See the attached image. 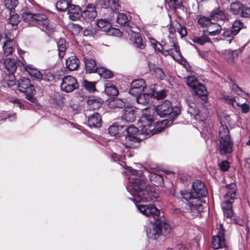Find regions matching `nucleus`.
<instances>
[{"mask_svg":"<svg viewBox=\"0 0 250 250\" xmlns=\"http://www.w3.org/2000/svg\"><path fill=\"white\" fill-rule=\"evenodd\" d=\"M128 173V183L126 189L134 198L131 199L135 204L138 210L144 215L149 217H158L160 211L153 205L143 203L154 201V190L146 182L145 175L147 174L151 182L156 186H159L163 183L162 176L147 170L144 172L137 170L131 167H126Z\"/></svg>","mask_w":250,"mask_h":250,"instance_id":"obj_1","label":"nucleus"},{"mask_svg":"<svg viewBox=\"0 0 250 250\" xmlns=\"http://www.w3.org/2000/svg\"><path fill=\"white\" fill-rule=\"evenodd\" d=\"M195 196L193 201L189 202L190 211H185L181 209L175 208L174 213L176 214H182L186 218L191 219L199 215L203 211L204 207L201 198L206 197L207 190L205 184L199 180H195L192 183V191Z\"/></svg>","mask_w":250,"mask_h":250,"instance_id":"obj_2","label":"nucleus"},{"mask_svg":"<svg viewBox=\"0 0 250 250\" xmlns=\"http://www.w3.org/2000/svg\"><path fill=\"white\" fill-rule=\"evenodd\" d=\"M236 190V186L234 183L227 185L224 188L225 193L223 195L222 208L224 216L228 219L231 218L233 216V212L231 205L237 198Z\"/></svg>","mask_w":250,"mask_h":250,"instance_id":"obj_3","label":"nucleus"},{"mask_svg":"<svg viewBox=\"0 0 250 250\" xmlns=\"http://www.w3.org/2000/svg\"><path fill=\"white\" fill-rule=\"evenodd\" d=\"M218 151L222 156L230 154L232 151L233 142L230 139L229 131L227 125H221L219 128Z\"/></svg>","mask_w":250,"mask_h":250,"instance_id":"obj_4","label":"nucleus"},{"mask_svg":"<svg viewBox=\"0 0 250 250\" xmlns=\"http://www.w3.org/2000/svg\"><path fill=\"white\" fill-rule=\"evenodd\" d=\"M171 231V228L165 221L160 219L154 223H150L146 228V233L148 238L157 239L161 235H167Z\"/></svg>","mask_w":250,"mask_h":250,"instance_id":"obj_5","label":"nucleus"},{"mask_svg":"<svg viewBox=\"0 0 250 250\" xmlns=\"http://www.w3.org/2000/svg\"><path fill=\"white\" fill-rule=\"evenodd\" d=\"M22 18L24 22L31 25H36L42 31L47 30V17L45 14H34L30 11L22 13Z\"/></svg>","mask_w":250,"mask_h":250,"instance_id":"obj_6","label":"nucleus"},{"mask_svg":"<svg viewBox=\"0 0 250 250\" xmlns=\"http://www.w3.org/2000/svg\"><path fill=\"white\" fill-rule=\"evenodd\" d=\"M123 137L125 138L123 145L126 148H135L139 146L141 139L137 138V134L139 131L138 128L133 125L127 126L124 125Z\"/></svg>","mask_w":250,"mask_h":250,"instance_id":"obj_7","label":"nucleus"},{"mask_svg":"<svg viewBox=\"0 0 250 250\" xmlns=\"http://www.w3.org/2000/svg\"><path fill=\"white\" fill-rule=\"evenodd\" d=\"M216 234L212 238L211 245L214 249L225 248L226 247L225 234L226 230L223 228L222 224H220L214 230Z\"/></svg>","mask_w":250,"mask_h":250,"instance_id":"obj_8","label":"nucleus"},{"mask_svg":"<svg viewBox=\"0 0 250 250\" xmlns=\"http://www.w3.org/2000/svg\"><path fill=\"white\" fill-rule=\"evenodd\" d=\"M229 10L235 15L250 19V6L248 4L236 0L230 3Z\"/></svg>","mask_w":250,"mask_h":250,"instance_id":"obj_9","label":"nucleus"},{"mask_svg":"<svg viewBox=\"0 0 250 250\" xmlns=\"http://www.w3.org/2000/svg\"><path fill=\"white\" fill-rule=\"evenodd\" d=\"M96 25L101 31L107 33L109 35H113L116 36L121 35V32L119 29L111 27V23L108 19H97Z\"/></svg>","mask_w":250,"mask_h":250,"instance_id":"obj_10","label":"nucleus"},{"mask_svg":"<svg viewBox=\"0 0 250 250\" xmlns=\"http://www.w3.org/2000/svg\"><path fill=\"white\" fill-rule=\"evenodd\" d=\"M79 83L76 79L72 76L64 77L60 84V88L62 91L69 93L78 88Z\"/></svg>","mask_w":250,"mask_h":250,"instance_id":"obj_11","label":"nucleus"},{"mask_svg":"<svg viewBox=\"0 0 250 250\" xmlns=\"http://www.w3.org/2000/svg\"><path fill=\"white\" fill-rule=\"evenodd\" d=\"M128 25H126L127 26ZM134 27H126V32L128 34L130 40L136 45L137 48L143 49L145 48V45L142 42V39L137 31L134 30Z\"/></svg>","mask_w":250,"mask_h":250,"instance_id":"obj_12","label":"nucleus"},{"mask_svg":"<svg viewBox=\"0 0 250 250\" xmlns=\"http://www.w3.org/2000/svg\"><path fill=\"white\" fill-rule=\"evenodd\" d=\"M146 87L145 82L143 79H136L131 82L129 92L133 96L138 95L144 92Z\"/></svg>","mask_w":250,"mask_h":250,"instance_id":"obj_13","label":"nucleus"},{"mask_svg":"<svg viewBox=\"0 0 250 250\" xmlns=\"http://www.w3.org/2000/svg\"><path fill=\"white\" fill-rule=\"evenodd\" d=\"M170 46L174 47V50L163 49L161 52L165 56H171L174 60H177L181 57L180 49L177 44L175 38L170 39Z\"/></svg>","mask_w":250,"mask_h":250,"instance_id":"obj_14","label":"nucleus"},{"mask_svg":"<svg viewBox=\"0 0 250 250\" xmlns=\"http://www.w3.org/2000/svg\"><path fill=\"white\" fill-rule=\"evenodd\" d=\"M97 16L96 7L93 4H89L82 11V17L87 22L93 21Z\"/></svg>","mask_w":250,"mask_h":250,"instance_id":"obj_15","label":"nucleus"},{"mask_svg":"<svg viewBox=\"0 0 250 250\" xmlns=\"http://www.w3.org/2000/svg\"><path fill=\"white\" fill-rule=\"evenodd\" d=\"M155 111L161 117H164L169 115L172 111V107L171 103L168 101H165L162 104H158Z\"/></svg>","mask_w":250,"mask_h":250,"instance_id":"obj_16","label":"nucleus"},{"mask_svg":"<svg viewBox=\"0 0 250 250\" xmlns=\"http://www.w3.org/2000/svg\"><path fill=\"white\" fill-rule=\"evenodd\" d=\"M34 86L31 84L29 79L25 77H21L18 81L17 88L19 91L23 93H27L29 91H32Z\"/></svg>","mask_w":250,"mask_h":250,"instance_id":"obj_17","label":"nucleus"},{"mask_svg":"<svg viewBox=\"0 0 250 250\" xmlns=\"http://www.w3.org/2000/svg\"><path fill=\"white\" fill-rule=\"evenodd\" d=\"M121 118L123 122L126 123L133 122L135 119L133 108L130 106L125 107L121 111Z\"/></svg>","mask_w":250,"mask_h":250,"instance_id":"obj_18","label":"nucleus"},{"mask_svg":"<svg viewBox=\"0 0 250 250\" xmlns=\"http://www.w3.org/2000/svg\"><path fill=\"white\" fill-rule=\"evenodd\" d=\"M7 40L4 42L2 46L3 54L6 56L12 54L16 47V43L13 40L10 39L7 34H5Z\"/></svg>","mask_w":250,"mask_h":250,"instance_id":"obj_19","label":"nucleus"},{"mask_svg":"<svg viewBox=\"0 0 250 250\" xmlns=\"http://www.w3.org/2000/svg\"><path fill=\"white\" fill-rule=\"evenodd\" d=\"M138 104L146 105L149 104L151 96L149 87H146L145 91L138 95H134Z\"/></svg>","mask_w":250,"mask_h":250,"instance_id":"obj_20","label":"nucleus"},{"mask_svg":"<svg viewBox=\"0 0 250 250\" xmlns=\"http://www.w3.org/2000/svg\"><path fill=\"white\" fill-rule=\"evenodd\" d=\"M155 109L152 107H146L142 110V115L141 118L142 122H154V115L155 113Z\"/></svg>","mask_w":250,"mask_h":250,"instance_id":"obj_21","label":"nucleus"},{"mask_svg":"<svg viewBox=\"0 0 250 250\" xmlns=\"http://www.w3.org/2000/svg\"><path fill=\"white\" fill-rule=\"evenodd\" d=\"M227 102L231 104L233 107L237 108L238 107H241V110L243 113H247L249 112L250 109L249 105L246 103H240L236 101V99L233 97H228L226 99Z\"/></svg>","mask_w":250,"mask_h":250,"instance_id":"obj_22","label":"nucleus"},{"mask_svg":"<svg viewBox=\"0 0 250 250\" xmlns=\"http://www.w3.org/2000/svg\"><path fill=\"white\" fill-rule=\"evenodd\" d=\"M69 19L75 21L82 17V11L79 6L75 5H70L69 9L67 10Z\"/></svg>","mask_w":250,"mask_h":250,"instance_id":"obj_23","label":"nucleus"},{"mask_svg":"<svg viewBox=\"0 0 250 250\" xmlns=\"http://www.w3.org/2000/svg\"><path fill=\"white\" fill-rule=\"evenodd\" d=\"M2 54H0V62L3 61L5 68L10 73H14L17 68L16 61L12 58H7L4 60L2 57Z\"/></svg>","mask_w":250,"mask_h":250,"instance_id":"obj_24","label":"nucleus"},{"mask_svg":"<svg viewBox=\"0 0 250 250\" xmlns=\"http://www.w3.org/2000/svg\"><path fill=\"white\" fill-rule=\"evenodd\" d=\"M124 125H120L117 123H113L108 128L109 133L113 136L119 137L123 136Z\"/></svg>","mask_w":250,"mask_h":250,"instance_id":"obj_25","label":"nucleus"},{"mask_svg":"<svg viewBox=\"0 0 250 250\" xmlns=\"http://www.w3.org/2000/svg\"><path fill=\"white\" fill-rule=\"evenodd\" d=\"M88 125L91 127L98 128L102 125V118L98 113H94L90 115L88 118Z\"/></svg>","mask_w":250,"mask_h":250,"instance_id":"obj_26","label":"nucleus"},{"mask_svg":"<svg viewBox=\"0 0 250 250\" xmlns=\"http://www.w3.org/2000/svg\"><path fill=\"white\" fill-rule=\"evenodd\" d=\"M153 122H146V123L142 122V125L139 126L140 130L142 131V133L148 136H150L155 134L154 131V125H153Z\"/></svg>","mask_w":250,"mask_h":250,"instance_id":"obj_27","label":"nucleus"},{"mask_svg":"<svg viewBox=\"0 0 250 250\" xmlns=\"http://www.w3.org/2000/svg\"><path fill=\"white\" fill-rule=\"evenodd\" d=\"M84 62L85 63V70L87 73H92L96 72L98 70L95 61L90 57H84Z\"/></svg>","mask_w":250,"mask_h":250,"instance_id":"obj_28","label":"nucleus"},{"mask_svg":"<svg viewBox=\"0 0 250 250\" xmlns=\"http://www.w3.org/2000/svg\"><path fill=\"white\" fill-rule=\"evenodd\" d=\"M222 29V25L220 23L212 21L207 29V32L208 35L214 36L218 35Z\"/></svg>","mask_w":250,"mask_h":250,"instance_id":"obj_29","label":"nucleus"},{"mask_svg":"<svg viewBox=\"0 0 250 250\" xmlns=\"http://www.w3.org/2000/svg\"><path fill=\"white\" fill-rule=\"evenodd\" d=\"M210 17L212 20H216L221 22L227 20L224 12L219 8L213 9L210 13Z\"/></svg>","mask_w":250,"mask_h":250,"instance_id":"obj_30","label":"nucleus"},{"mask_svg":"<svg viewBox=\"0 0 250 250\" xmlns=\"http://www.w3.org/2000/svg\"><path fill=\"white\" fill-rule=\"evenodd\" d=\"M195 105L194 104H192V105H190L188 110V112L190 113L193 116L195 120L199 122H204L206 120V116L201 115L200 112L198 109L195 108Z\"/></svg>","mask_w":250,"mask_h":250,"instance_id":"obj_31","label":"nucleus"},{"mask_svg":"<svg viewBox=\"0 0 250 250\" xmlns=\"http://www.w3.org/2000/svg\"><path fill=\"white\" fill-rule=\"evenodd\" d=\"M58 55L60 58H62L65 54V52L67 48V44L65 40L60 38L57 42Z\"/></svg>","mask_w":250,"mask_h":250,"instance_id":"obj_32","label":"nucleus"},{"mask_svg":"<svg viewBox=\"0 0 250 250\" xmlns=\"http://www.w3.org/2000/svg\"><path fill=\"white\" fill-rule=\"evenodd\" d=\"M180 195L182 198L188 202V206L189 207V202L193 201V199L195 198V196H194V193L192 191H188L187 190H181L180 192ZM179 209L178 208H177ZM182 210H184L185 211H190L189 208H180Z\"/></svg>","mask_w":250,"mask_h":250,"instance_id":"obj_33","label":"nucleus"},{"mask_svg":"<svg viewBox=\"0 0 250 250\" xmlns=\"http://www.w3.org/2000/svg\"><path fill=\"white\" fill-rule=\"evenodd\" d=\"M103 101L99 97H90L87 100V104L93 110L99 109L102 105Z\"/></svg>","mask_w":250,"mask_h":250,"instance_id":"obj_34","label":"nucleus"},{"mask_svg":"<svg viewBox=\"0 0 250 250\" xmlns=\"http://www.w3.org/2000/svg\"><path fill=\"white\" fill-rule=\"evenodd\" d=\"M194 93L198 96L202 97L204 101L207 100V91L205 86L199 83L195 87L192 89Z\"/></svg>","mask_w":250,"mask_h":250,"instance_id":"obj_35","label":"nucleus"},{"mask_svg":"<svg viewBox=\"0 0 250 250\" xmlns=\"http://www.w3.org/2000/svg\"><path fill=\"white\" fill-rule=\"evenodd\" d=\"M67 67L71 71L77 69L80 65V61L75 57L72 56L66 61Z\"/></svg>","mask_w":250,"mask_h":250,"instance_id":"obj_36","label":"nucleus"},{"mask_svg":"<svg viewBox=\"0 0 250 250\" xmlns=\"http://www.w3.org/2000/svg\"><path fill=\"white\" fill-rule=\"evenodd\" d=\"M108 105L111 108H122L125 106V103L121 99H112L108 101Z\"/></svg>","mask_w":250,"mask_h":250,"instance_id":"obj_37","label":"nucleus"},{"mask_svg":"<svg viewBox=\"0 0 250 250\" xmlns=\"http://www.w3.org/2000/svg\"><path fill=\"white\" fill-rule=\"evenodd\" d=\"M23 65L25 67L28 73L32 77L37 80L42 79V75L39 70L33 68L32 66L30 64L25 65V64L23 63Z\"/></svg>","mask_w":250,"mask_h":250,"instance_id":"obj_38","label":"nucleus"},{"mask_svg":"<svg viewBox=\"0 0 250 250\" xmlns=\"http://www.w3.org/2000/svg\"><path fill=\"white\" fill-rule=\"evenodd\" d=\"M72 0H59L56 3V9L60 11L68 10Z\"/></svg>","mask_w":250,"mask_h":250,"instance_id":"obj_39","label":"nucleus"},{"mask_svg":"<svg viewBox=\"0 0 250 250\" xmlns=\"http://www.w3.org/2000/svg\"><path fill=\"white\" fill-rule=\"evenodd\" d=\"M191 40L194 43L201 45H203L206 43L210 42V39L207 35L203 34L200 36H193L191 38Z\"/></svg>","mask_w":250,"mask_h":250,"instance_id":"obj_40","label":"nucleus"},{"mask_svg":"<svg viewBox=\"0 0 250 250\" xmlns=\"http://www.w3.org/2000/svg\"><path fill=\"white\" fill-rule=\"evenodd\" d=\"M104 91L107 95L110 96H116L118 93V90L116 87L110 82L105 83Z\"/></svg>","mask_w":250,"mask_h":250,"instance_id":"obj_41","label":"nucleus"},{"mask_svg":"<svg viewBox=\"0 0 250 250\" xmlns=\"http://www.w3.org/2000/svg\"><path fill=\"white\" fill-rule=\"evenodd\" d=\"M149 90L151 98L153 97L156 99H163L166 96L165 91L164 90L156 91L154 85H151L149 87Z\"/></svg>","mask_w":250,"mask_h":250,"instance_id":"obj_42","label":"nucleus"},{"mask_svg":"<svg viewBox=\"0 0 250 250\" xmlns=\"http://www.w3.org/2000/svg\"><path fill=\"white\" fill-rule=\"evenodd\" d=\"M9 13L10 15L8 19V22L13 27L14 29H15L17 25L20 21L21 18L19 15L17 14H12L11 12H10Z\"/></svg>","mask_w":250,"mask_h":250,"instance_id":"obj_43","label":"nucleus"},{"mask_svg":"<svg viewBox=\"0 0 250 250\" xmlns=\"http://www.w3.org/2000/svg\"><path fill=\"white\" fill-rule=\"evenodd\" d=\"M104 7L105 8L110 7L113 10H118L119 5L118 0H105L104 3Z\"/></svg>","mask_w":250,"mask_h":250,"instance_id":"obj_44","label":"nucleus"},{"mask_svg":"<svg viewBox=\"0 0 250 250\" xmlns=\"http://www.w3.org/2000/svg\"><path fill=\"white\" fill-rule=\"evenodd\" d=\"M243 27L244 23L240 20H236L234 21L230 29L233 32V35H237Z\"/></svg>","mask_w":250,"mask_h":250,"instance_id":"obj_45","label":"nucleus"},{"mask_svg":"<svg viewBox=\"0 0 250 250\" xmlns=\"http://www.w3.org/2000/svg\"><path fill=\"white\" fill-rule=\"evenodd\" d=\"M18 0H5L4 5L7 12L10 13L18 5Z\"/></svg>","mask_w":250,"mask_h":250,"instance_id":"obj_46","label":"nucleus"},{"mask_svg":"<svg viewBox=\"0 0 250 250\" xmlns=\"http://www.w3.org/2000/svg\"><path fill=\"white\" fill-rule=\"evenodd\" d=\"M211 20V18L201 16L198 19V23L201 27H206L207 29L212 22Z\"/></svg>","mask_w":250,"mask_h":250,"instance_id":"obj_47","label":"nucleus"},{"mask_svg":"<svg viewBox=\"0 0 250 250\" xmlns=\"http://www.w3.org/2000/svg\"><path fill=\"white\" fill-rule=\"evenodd\" d=\"M82 85L89 92H94L96 90L95 83L84 80L82 83Z\"/></svg>","mask_w":250,"mask_h":250,"instance_id":"obj_48","label":"nucleus"},{"mask_svg":"<svg viewBox=\"0 0 250 250\" xmlns=\"http://www.w3.org/2000/svg\"><path fill=\"white\" fill-rule=\"evenodd\" d=\"M168 121L166 120H164L162 121L157 122L155 124H154V127L155 128L154 129V131L155 132V134L161 132L163 130L167 125Z\"/></svg>","mask_w":250,"mask_h":250,"instance_id":"obj_49","label":"nucleus"},{"mask_svg":"<svg viewBox=\"0 0 250 250\" xmlns=\"http://www.w3.org/2000/svg\"><path fill=\"white\" fill-rule=\"evenodd\" d=\"M233 222L234 224L240 226L241 227H243L245 229V230L248 233L250 231V227L248 224L246 225V227L244 225L245 223L241 218L238 216H234L233 218Z\"/></svg>","mask_w":250,"mask_h":250,"instance_id":"obj_50","label":"nucleus"},{"mask_svg":"<svg viewBox=\"0 0 250 250\" xmlns=\"http://www.w3.org/2000/svg\"><path fill=\"white\" fill-rule=\"evenodd\" d=\"M186 83L187 85L191 87L192 89L199 83L197 78L194 76H189L187 77Z\"/></svg>","mask_w":250,"mask_h":250,"instance_id":"obj_51","label":"nucleus"},{"mask_svg":"<svg viewBox=\"0 0 250 250\" xmlns=\"http://www.w3.org/2000/svg\"><path fill=\"white\" fill-rule=\"evenodd\" d=\"M52 100L57 105L61 106L63 103L64 99L62 95L58 92H55L52 96Z\"/></svg>","mask_w":250,"mask_h":250,"instance_id":"obj_52","label":"nucleus"},{"mask_svg":"<svg viewBox=\"0 0 250 250\" xmlns=\"http://www.w3.org/2000/svg\"><path fill=\"white\" fill-rule=\"evenodd\" d=\"M98 73L100 76L104 79L110 78L113 76V73L104 68L99 69Z\"/></svg>","mask_w":250,"mask_h":250,"instance_id":"obj_53","label":"nucleus"},{"mask_svg":"<svg viewBox=\"0 0 250 250\" xmlns=\"http://www.w3.org/2000/svg\"><path fill=\"white\" fill-rule=\"evenodd\" d=\"M182 3V0H165L166 6L168 5L169 8L174 9L180 6Z\"/></svg>","mask_w":250,"mask_h":250,"instance_id":"obj_54","label":"nucleus"},{"mask_svg":"<svg viewBox=\"0 0 250 250\" xmlns=\"http://www.w3.org/2000/svg\"><path fill=\"white\" fill-rule=\"evenodd\" d=\"M236 35H233V32L230 29L225 30L223 34V37L227 41H229V43L231 42L234 36Z\"/></svg>","mask_w":250,"mask_h":250,"instance_id":"obj_55","label":"nucleus"},{"mask_svg":"<svg viewBox=\"0 0 250 250\" xmlns=\"http://www.w3.org/2000/svg\"><path fill=\"white\" fill-rule=\"evenodd\" d=\"M128 21V18L126 14L118 13L117 15V22L120 25L125 24Z\"/></svg>","mask_w":250,"mask_h":250,"instance_id":"obj_56","label":"nucleus"},{"mask_svg":"<svg viewBox=\"0 0 250 250\" xmlns=\"http://www.w3.org/2000/svg\"><path fill=\"white\" fill-rule=\"evenodd\" d=\"M5 81L7 82V85L9 87H11L16 84L15 77L13 75V73H10L8 78H6Z\"/></svg>","mask_w":250,"mask_h":250,"instance_id":"obj_57","label":"nucleus"},{"mask_svg":"<svg viewBox=\"0 0 250 250\" xmlns=\"http://www.w3.org/2000/svg\"><path fill=\"white\" fill-rule=\"evenodd\" d=\"M35 93V89L34 88L32 91H29L28 92L26 93V98L30 102L35 103L36 102V99L34 97Z\"/></svg>","mask_w":250,"mask_h":250,"instance_id":"obj_58","label":"nucleus"},{"mask_svg":"<svg viewBox=\"0 0 250 250\" xmlns=\"http://www.w3.org/2000/svg\"><path fill=\"white\" fill-rule=\"evenodd\" d=\"M154 42H152V43L153 44V47L155 50V51H157L158 52H161L164 49L163 45L161 44L159 42L156 41L155 40H153Z\"/></svg>","mask_w":250,"mask_h":250,"instance_id":"obj_59","label":"nucleus"},{"mask_svg":"<svg viewBox=\"0 0 250 250\" xmlns=\"http://www.w3.org/2000/svg\"><path fill=\"white\" fill-rule=\"evenodd\" d=\"M219 166L221 170L226 171L229 167V164L227 161H223L219 164Z\"/></svg>","mask_w":250,"mask_h":250,"instance_id":"obj_60","label":"nucleus"},{"mask_svg":"<svg viewBox=\"0 0 250 250\" xmlns=\"http://www.w3.org/2000/svg\"><path fill=\"white\" fill-rule=\"evenodd\" d=\"M177 29L182 37L185 36L187 34L186 28L182 26L181 24H179L178 25Z\"/></svg>","mask_w":250,"mask_h":250,"instance_id":"obj_61","label":"nucleus"},{"mask_svg":"<svg viewBox=\"0 0 250 250\" xmlns=\"http://www.w3.org/2000/svg\"><path fill=\"white\" fill-rule=\"evenodd\" d=\"M60 78L54 73L48 72V82H57Z\"/></svg>","mask_w":250,"mask_h":250,"instance_id":"obj_62","label":"nucleus"},{"mask_svg":"<svg viewBox=\"0 0 250 250\" xmlns=\"http://www.w3.org/2000/svg\"><path fill=\"white\" fill-rule=\"evenodd\" d=\"M56 25L53 23L48 22V35L56 32Z\"/></svg>","mask_w":250,"mask_h":250,"instance_id":"obj_63","label":"nucleus"},{"mask_svg":"<svg viewBox=\"0 0 250 250\" xmlns=\"http://www.w3.org/2000/svg\"><path fill=\"white\" fill-rule=\"evenodd\" d=\"M180 112V108L176 106L173 108L172 107V111L169 115H170L171 117L174 118L175 116L178 115Z\"/></svg>","mask_w":250,"mask_h":250,"instance_id":"obj_64","label":"nucleus"}]
</instances>
